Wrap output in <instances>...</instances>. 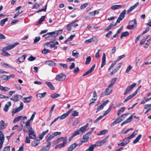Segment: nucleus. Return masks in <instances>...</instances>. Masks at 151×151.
<instances>
[{
    "label": "nucleus",
    "instance_id": "nucleus-1",
    "mask_svg": "<svg viewBox=\"0 0 151 151\" xmlns=\"http://www.w3.org/2000/svg\"><path fill=\"white\" fill-rule=\"evenodd\" d=\"M19 44V43L18 42H17L14 44L7 46L5 47H4L3 49V50L4 51L2 53L1 55L3 56H7L10 55V54L8 53L5 51L13 49L16 46L18 45Z\"/></svg>",
    "mask_w": 151,
    "mask_h": 151
},
{
    "label": "nucleus",
    "instance_id": "nucleus-2",
    "mask_svg": "<svg viewBox=\"0 0 151 151\" xmlns=\"http://www.w3.org/2000/svg\"><path fill=\"white\" fill-rule=\"evenodd\" d=\"M23 107V104L22 102H21L19 106L16 109H13L12 111V116H13L14 114L17 113L20 111L22 110Z\"/></svg>",
    "mask_w": 151,
    "mask_h": 151
},
{
    "label": "nucleus",
    "instance_id": "nucleus-3",
    "mask_svg": "<svg viewBox=\"0 0 151 151\" xmlns=\"http://www.w3.org/2000/svg\"><path fill=\"white\" fill-rule=\"evenodd\" d=\"M137 26V22L135 19L134 20L130 21L129 23V29H134Z\"/></svg>",
    "mask_w": 151,
    "mask_h": 151
},
{
    "label": "nucleus",
    "instance_id": "nucleus-4",
    "mask_svg": "<svg viewBox=\"0 0 151 151\" xmlns=\"http://www.w3.org/2000/svg\"><path fill=\"white\" fill-rule=\"evenodd\" d=\"M66 76L63 73H61L57 75L55 77V79L58 81H63L66 78Z\"/></svg>",
    "mask_w": 151,
    "mask_h": 151
},
{
    "label": "nucleus",
    "instance_id": "nucleus-5",
    "mask_svg": "<svg viewBox=\"0 0 151 151\" xmlns=\"http://www.w3.org/2000/svg\"><path fill=\"white\" fill-rule=\"evenodd\" d=\"M4 140V134L1 131H0V149L2 147Z\"/></svg>",
    "mask_w": 151,
    "mask_h": 151
},
{
    "label": "nucleus",
    "instance_id": "nucleus-6",
    "mask_svg": "<svg viewBox=\"0 0 151 151\" xmlns=\"http://www.w3.org/2000/svg\"><path fill=\"white\" fill-rule=\"evenodd\" d=\"M136 85V83H134L130 86H128L125 91L124 93V95L127 94L128 92L131 91L133 88L135 87Z\"/></svg>",
    "mask_w": 151,
    "mask_h": 151
},
{
    "label": "nucleus",
    "instance_id": "nucleus-7",
    "mask_svg": "<svg viewBox=\"0 0 151 151\" xmlns=\"http://www.w3.org/2000/svg\"><path fill=\"white\" fill-rule=\"evenodd\" d=\"M129 142V139L127 137H126L122 142L118 144V145L119 146H124L128 143Z\"/></svg>",
    "mask_w": 151,
    "mask_h": 151
},
{
    "label": "nucleus",
    "instance_id": "nucleus-8",
    "mask_svg": "<svg viewBox=\"0 0 151 151\" xmlns=\"http://www.w3.org/2000/svg\"><path fill=\"white\" fill-rule=\"evenodd\" d=\"M51 143V142L47 143V145L45 146H44L39 150V151H48L50 147Z\"/></svg>",
    "mask_w": 151,
    "mask_h": 151
},
{
    "label": "nucleus",
    "instance_id": "nucleus-9",
    "mask_svg": "<svg viewBox=\"0 0 151 151\" xmlns=\"http://www.w3.org/2000/svg\"><path fill=\"white\" fill-rule=\"evenodd\" d=\"M29 131V132L28 134L29 137L31 139H35L36 137L35 134L33 129L31 128Z\"/></svg>",
    "mask_w": 151,
    "mask_h": 151
},
{
    "label": "nucleus",
    "instance_id": "nucleus-10",
    "mask_svg": "<svg viewBox=\"0 0 151 151\" xmlns=\"http://www.w3.org/2000/svg\"><path fill=\"white\" fill-rule=\"evenodd\" d=\"M95 66V65L94 64L83 75V76H84L91 73L94 70Z\"/></svg>",
    "mask_w": 151,
    "mask_h": 151
},
{
    "label": "nucleus",
    "instance_id": "nucleus-11",
    "mask_svg": "<svg viewBox=\"0 0 151 151\" xmlns=\"http://www.w3.org/2000/svg\"><path fill=\"white\" fill-rule=\"evenodd\" d=\"M133 115H132L130 116L129 118H127L126 120L121 124V126H122L124 124L130 122L133 118Z\"/></svg>",
    "mask_w": 151,
    "mask_h": 151
},
{
    "label": "nucleus",
    "instance_id": "nucleus-12",
    "mask_svg": "<svg viewBox=\"0 0 151 151\" xmlns=\"http://www.w3.org/2000/svg\"><path fill=\"white\" fill-rule=\"evenodd\" d=\"M116 26V23L114 24L113 22L111 23L110 24L104 29L105 31H107L110 30L111 28Z\"/></svg>",
    "mask_w": 151,
    "mask_h": 151
},
{
    "label": "nucleus",
    "instance_id": "nucleus-13",
    "mask_svg": "<svg viewBox=\"0 0 151 151\" xmlns=\"http://www.w3.org/2000/svg\"><path fill=\"white\" fill-rule=\"evenodd\" d=\"M90 134H88V132L84 134L83 136V139L84 140H81V142L82 143H83L87 142L89 138V136Z\"/></svg>",
    "mask_w": 151,
    "mask_h": 151
},
{
    "label": "nucleus",
    "instance_id": "nucleus-14",
    "mask_svg": "<svg viewBox=\"0 0 151 151\" xmlns=\"http://www.w3.org/2000/svg\"><path fill=\"white\" fill-rule=\"evenodd\" d=\"M108 138V137H106L101 141L98 142H97V146H101L103 145L106 142Z\"/></svg>",
    "mask_w": 151,
    "mask_h": 151
},
{
    "label": "nucleus",
    "instance_id": "nucleus-15",
    "mask_svg": "<svg viewBox=\"0 0 151 151\" xmlns=\"http://www.w3.org/2000/svg\"><path fill=\"white\" fill-rule=\"evenodd\" d=\"M78 145L76 143H74L70 145L68 147L67 151H72L74 149L78 146Z\"/></svg>",
    "mask_w": 151,
    "mask_h": 151
},
{
    "label": "nucleus",
    "instance_id": "nucleus-16",
    "mask_svg": "<svg viewBox=\"0 0 151 151\" xmlns=\"http://www.w3.org/2000/svg\"><path fill=\"white\" fill-rule=\"evenodd\" d=\"M21 98L22 97V96L19 95H16L14 96H13L12 98L10 99V100L14 101V102H16L18 101L19 98V97Z\"/></svg>",
    "mask_w": 151,
    "mask_h": 151
},
{
    "label": "nucleus",
    "instance_id": "nucleus-17",
    "mask_svg": "<svg viewBox=\"0 0 151 151\" xmlns=\"http://www.w3.org/2000/svg\"><path fill=\"white\" fill-rule=\"evenodd\" d=\"M11 105V102L10 101L8 102V103L6 104H5L4 107V111L6 112L8 111L9 107H10Z\"/></svg>",
    "mask_w": 151,
    "mask_h": 151
},
{
    "label": "nucleus",
    "instance_id": "nucleus-18",
    "mask_svg": "<svg viewBox=\"0 0 151 151\" xmlns=\"http://www.w3.org/2000/svg\"><path fill=\"white\" fill-rule=\"evenodd\" d=\"M26 57V55H23L21 56L20 57H19L17 60L19 63L23 62L25 59Z\"/></svg>",
    "mask_w": 151,
    "mask_h": 151
},
{
    "label": "nucleus",
    "instance_id": "nucleus-19",
    "mask_svg": "<svg viewBox=\"0 0 151 151\" xmlns=\"http://www.w3.org/2000/svg\"><path fill=\"white\" fill-rule=\"evenodd\" d=\"M106 56L104 53H103L102 58V61L101 65V67L103 68L105 65L106 63Z\"/></svg>",
    "mask_w": 151,
    "mask_h": 151
},
{
    "label": "nucleus",
    "instance_id": "nucleus-20",
    "mask_svg": "<svg viewBox=\"0 0 151 151\" xmlns=\"http://www.w3.org/2000/svg\"><path fill=\"white\" fill-rule=\"evenodd\" d=\"M88 125V123L83 127L80 128L79 130L80 132H81L83 133L85 132V131L86 130Z\"/></svg>",
    "mask_w": 151,
    "mask_h": 151
},
{
    "label": "nucleus",
    "instance_id": "nucleus-21",
    "mask_svg": "<svg viewBox=\"0 0 151 151\" xmlns=\"http://www.w3.org/2000/svg\"><path fill=\"white\" fill-rule=\"evenodd\" d=\"M45 83L50 89L52 90L55 89V87L51 82L45 81Z\"/></svg>",
    "mask_w": 151,
    "mask_h": 151
},
{
    "label": "nucleus",
    "instance_id": "nucleus-22",
    "mask_svg": "<svg viewBox=\"0 0 151 151\" xmlns=\"http://www.w3.org/2000/svg\"><path fill=\"white\" fill-rule=\"evenodd\" d=\"M95 16L93 12H89L87 16H84V18L86 19H87L88 18H92Z\"/></svg>",
    "mask_w": 151,
    "mask_h": 151
},
{
    "label": "nucleus",
    "instance_id": "nucleus-23",
    "mask_svg": "<svg viewBox=\"0 0 151 151\" xmlns=\"http://www.w3.org/2000/svg\"><path fill=\"white\" fill-rule=\"evenodd\" d=\"M139 5V2H137L134 5L128 9L127 11V13L131 12L132 10L134 9Z\"/></svg>",
    "mask_w": 151,
    "mask_h": 151
},
{
    "label": "nucleus",
    "instance_id": "nucleus-24",
    "mask_svg": "<svg viewBox=\"0 0 151 151\" xmlns=\"http://www.w3.org/2000/svg\"><path fill=\"white\" fill-rule=\"evenodd\" d=\"M67 139V137H66L63 140V143H62L60 144L59 145L60 147H64L66 144Z\"/></svg>",
    "mask_w": 151,
    "mask_h": 151
},
{
    "label": "nucleus",
    "instance_id": "nucleus-25",
    "mask_svg": "<svg viewBox=\"0 0 151 151\" xmlns=\"http://www.w3.org/2000/svg\"><path fill=\"white\" fill-rule=\"evenodd\" d=\"M54 137L53 136L52 134L51 135L48 134L46 137V142L47 143L50 142V141Z\"/></svg>",
    "mask_w": 151,
    "mask_h": 151
},
{
    "label": "nucleus",
    "instance_id": "nucleus-26",
    "mask_svg": "<svg viewBox=\"0 0 151 151\" xmlns=\"http://www.w3.org/2000/svg\"><path fill=\"white\" fill-rule=\"evenodd\" d=\"M32 98V97L31 96L27 97H24L23 99V102L24 103H29L31 101Z\"/></svg>",
    "mask_w": 151,
    "mask_h": 151
},
{
    "label": "nucleus",
    "instance_id": "nucleus-27",
    "mask_svg": "<svg viewBox=\"0 0 151 151\" xmlns=\"http://www.w3.org/2000/svg\"><path fill=\"white\" fill-rule=\"evenodd\" d=\"M45 63L50 66H54L56 65V63L51 60L47 61Z\"/></svg>",
    "mask_w": 151,
    "mask_h": 151
},
{
    "label": "nucleus",
    "instance_id": "nucleus-28",
    "mask_svg": "<svg viewBox=\"0 0 151 151\" xmlns=\"http://www.w3.org/2000/svg\"><path fill=\"white\" fill-rule=\"evenodd\" d=\"M121 67V65H119L116 67L110 73L111 75H112L114 73H115L119 70V68Z\"/></svg>",
    "mask_w": 151,
    "mask_h": 151
},
{
    "label": "nucleus",
    "instance_id": "nucleus-29",
    "mask_svg": "<svg viewBox=\"0 0 151 151\" xmlns=\"http://www.w3.org/2000/svg\"><path fill=\"white\" fill-rule=\"evenodd\" d=\"M49 132V130L48 129L46 131L43 132L42 134L40 135L39 137V138L41 140L43 137H44V135L48 133Z\"/></svg>",
    "mask_w": 151,
    "mask_h": 151
},
{
    "label": "nucleus",
    "instance_id": "nucleus-30",
    "mask_svg": "<svg viewBox=\"0 0 151 151\" xmlns=\"http://www.w3.org/2000/svg\"><path fill=\"white\" fill-rule=\"evenodd\" d=\"M0 78L1 79L6 81H8L9 79V77L8 76L5 75H3L0 76Z\"/></svg>",
    "mask_w": 151,
    "mask_h": 151
},
{
    "label": "nucleus",
    "instance_id": "nucleus-31",
    "mask_svg": "<svg viewBox=\"0 0 151 151\" xmlns=\"http://www.w3.org/2000/svg\"><path fill=\"white\" fill-rule=\"evenodd\" d=\"M135 95L133 93L132 94L129 95L127 96L126 99L124 101V102L125 103L130 100L131 99L133 98Z\"/></svg>",
    "mask_w": 151,
    "mask_h": 151
},
{
    "label": "nucleus",
    "instance_id": "nucleus-32",
    "mask_svg": "<svg viewBox=\"0 0 151 151\" xmlns=\"http://www.w3.org/2000/svg\"><path fill=\"white\" fill-rule=\"evenodd\" d=\"M142 137V135L141 134L139 135L136 138V139L133 141V143L135 144Z\"/></svg>",
    "mask_w": 151,
    "mask_h": 151
},
{
    "label": "nucleus",
    "instance_id": "nucleus-33",
    "mask_svg": "<svg viewBox=\"0 0 151 151\" xmlns=\"http://www.w3.org/2000/svg\"><path fill=\"white\" fill-rule=\"evenodd\" d=\"M45 16H42L39 19V21L37 22L36 23V25H38L39 24H41L45 19Z\"/></svg>",
    "mask_w": 151,
    "mask_h": 151
},
{
    "label": "nucleus",
    "instance_id": "nucleus-34",
    "mask_svg": "<svg viewBox=\"0 0 151 151\" xmlns=\"http://www.w3.org/2000/svg\"><path fill=\"white\" fill-rule=\"evenodd\" d=\"M108 132V130L106 129H104L101 131L99 133H97V135H104L106 133Z\"/></svg>",
    "mask_w": 151,
    "mask_h": 151
},
{
    "label": "nucleus",
    "instance_id": "nucleus-35",
    "mask_svg": "<svg viewBox=\"0 0 151 151\" xmlns=\"http://www.w3.org/2000/svg\"><path fill=\"white\" fill-rule=\"evenodd\" d=\"M129 35V33L128 32H125L122 33L120 36V38L122 39L123 37L128 36Z\"/></svg>",
    "mask_w": 151,
    "mask_h": 151
},
{
    "label": "nucleus",
    "instance_id": "nucleus-36",
    "mask_svg": "<svg viewBox=\"0 0 151 151\" xmlns=\"http://www.w3.org/2000/svg\"><path fill=\"white\" fill-rule=\"evenodd\" d=\"M46 94V92H44L43 93H38L36 94V96L39 97L40 98L44 97Z\"/></svg>",
    "mask_w": 151,
    "mask_h": 151
},
{
    "label": "nucleus",
    "instance_id": "nucleus-37",
    "mask_svg": "<svg viewBox=\"0 0 151 151\" xmlns=\"http://www.w3.org/2000/svg\"><path fill=\"white\" fill-rule=\"evenodd\" d=\"M79 53L76 50H73L72 52V55L75 57H78V56Z\"/></svg>",
    "mask_w": 151,
    "mask_h": 151
},
{
    "label": "nucleus",
    "instance_id": "nucleus-38",
    "mask_svg": "<svg viewBox=\"0 0 151 151\" xmlns=\"http://www.w3.org/2000/svg\"><path fill=\"white\" fill-rule=\"evenodd\" d=\"M0 130L3 129L5 128L4 122L3 120H1L0 122Z\"/></svg>",
    "mask_w": 151,
    "mask_h": 151
},
{
    "label": "nucleus",
    "instance_id": "nucleus-39",
    "mask_svg": "<svg viewBox=\"0 0 151 151\" xmlns=\"http://www.w3.org/2000/svg\"><path fill=\"white\" fill-rule=\"evenodd\" d=\"M39 142V140L38 139H36L34 140V141L32 143V145L33 146H36L38 145Z\"/></svg>",
    "mask_w": 151,
    "mask_h": 151
},
{
    "label": "nucleus",
    "instance_id": "nucleus-40",
    "mask_svg": "<svg viewBox=\"0 0 151 151\" xmlns=\"http://www.w3.org/2000/svg\"><path fill=\"white\" fill-rule=\"evenodd\" d=\"M23 117L22 116H18L15 117L13 120V123H16V122L19 121L21 119V118Z\"/></svg>",
    "mask_w": 151,
    "mask_h": 151
},
{
    "label": "nucleus",
    "instance_id": "nucleus-41",
    "mask_svg": "<svg viewBox=\"0 0 151 151\" xmlns=\"http://www.w3.org/2000/svg\"><path fill=\"white\" fill-rule=\"evenodd\" d=\"M68 116V114L65 113L62 115L60 116H58V117H59V119L60 118V119H63L66 118Z\"/></svg>",
    "mask_w": 151,
    "mask_h": 151
},
{
    "label": "nucleus",
    "instance_id": "nucleus-42",
    "mask_svg": "<svg viewBox=\"0 0 151 151\" xmlns=\"http://www.w3.org/2000/svg\"><path fill=\"white\" fill-rule=\"evenodd\" d=\"M126 11L125 10H124L122 12H121L119 16V17L122 19H123L124 18L125 14Z\"/></svg>",
    "mask_w": 151,
    "mask_h": 151
},
{
    "label": "nucleus",
    "instance_id": "nucleus-43",
    "mask_svg": "<svg viewBox=\"0 0 151 151\" xmlns=\"http://www.w3.org/2000/svg\"><path fill=\"white\" fill-rule=\"evenodd\" d=\"M8 20V18H6L5 19H4L2 20L0 22V25L1 26H3L5 24V22L7 21Z\"/></svg>",
    "mask_w": 151,
    "mask_h": 151
},
{
    "label": "nucleus",
    "instance_id": "nucleus-44",
    "mask_svg": "<svg viewBox=\"0 0 151 151\" xmlns=\"http://www.w3.org/2000/svg\"><path fill=\"white\" fill-rule=\"evenodd\" d=\"M48 35H50L51 37H56V32H52L47 33Z\"/></svg>",
    "mask_w": 151,
    "mask_h": 151
},
{
    "label": "nucleus",
    "instance_id": "nucleus-45",
    "mask_svg": "<svg viewBox=\"0 0 151 151\" xmlns=\"http://www.w3.org/2000/svg\"><path fill=\"white\" fill-rule=\"evenodd\" d=\"M91 60V58L90 56L88 57L86 59L85 62V64L86 65L88 64L90 62Z\"/></svg>",
    "mask_w": 151,
    "mask_h": 151
},
{
    "label": "nucleus",
    "instance_id": "nucleus-46",
    "mask_svg": "<svg viewBox=\"0 0 151 151\" xmlns=\"http://www.w3.org/2000/svg\"><path fill=\"white\" fill-rule=\"evenodd\" d=\"M1 64L2 66L4 68H12L11 66H10L9 65L6 63H2Z\"/></svg>",
    "mask_w": 151,
    "mask_h": 151
},
{
    "label": "nucleus",
    "instance_id": "nucleus-47",
    "mask_svg": "<svg viewBox=\"0 0 151 151\" xmlns=\"http://www.w3.org/2000/svg\"><path fill=\"white\" fill-rule=\"evenodd\" d=\"M63 138H64V137H60L59 138H58L57 139H55L54 140V141L53 142V144L54 145L57 144L59 143L58 141V140H60V139H63Z\"/></svg>",
    "mask_w": 151,
    "mask_h": 151
},
{
    "label": "nucleus",
    "instance_id": "nucleus-48",
    "mask_svg": "<svg viewBox=\"0 0 151 151\" xmlns=\"http://www.w3.org/2000/svg\"><path fill=\"white\" fill-rule=\"evenodd\" d=\"M121 6L120 5H114L111 6V8L113 9H118L119 7Z\"/></svg>",
    "mask_w": 151,
    "mask_h": 151
},
{
    "label": "nucleus",
    "instance_id": "nucleus-49",
    "mask_svg": "<svg viewBox=\"0 0 151 151\" xmlns=\"http://www.w3.org/2000/svg\"><path fill=\"white\" fill-rule=\"evenodd\" d=\"M60 96V95L58 93H53L50 95V97L52 98H57Z\"/></svg>",
    "mask_w": 151,
    "mask_h": 151
},
{
    "label": "nucleus",
    "instance_id": "nucleus-50",
    "mask_svg": "<svg viewBox=\"0 0 151 151\" xmlns=\"http://www.w3.org/2000/svg\"><path fill=\"white\" fill-rule=\"evenodd\" d=\"M94 41V40H93V38L91 37L89 39L86 40L84 42V43H91L92 41Z\"/></svg>",
    "mask_w": 151,
    "mask_h": 151
},
{
    "label": "nucleus",
    "instance_id": "nucleus-51",
    "mask_svg": "<svg viewBox=\"0 0 151 151\" xmlns=\"http://www.w3.org/2000/svg\"><path fill=\"white\" fill-rule=\"evenodd\" d=\"M112 108V106H110V107L109 108L108 110H107L105 113H104L103 114V116H105L108 113H109L111 109Z\"/></svg>",
    "mask_w": 151,
    "mask_h": 151
},
{
    "label": "nucleus",
    "instance_id": "nucleus-52",
    "mask_svg": "<svg viewBox=\"0 0 151 151\" xmlns=\"http://www.w3.org/2000/svg\"><path fill=\"white\" fill-rule=\"evenodd\" d=\"M125 57V55H123L121 56H120L118 57L117 59L115 60L116 62H118V61L120 60L121 59Z\"/></svg>",
    "mask_w": 151,
    "mask_h": 151
},
{
    "label": "nucleus",
    "instance_id": "nucleus-53",
    "mask_svg": "<svg viewBox=\"0 0 151 151\" xmlns=\"http://www.w3.org/2000/svg\"><path fill=\"white\" fill-rule=\"evenodd\" d=\"M72 27L70 24H67L66 27L67 30L68 32H70L71 30V27Z\"/></svg>",
    "mask_w": 151,
    "mask_h": 151
},
{
    "label": "nucleus",
    "instance_id": "nucleus-54",
    "mask_svg": "<svg viewBox=\"0 0 151 151\" xmlns=\"http://www.w3.org/2000/svg\"><path fill=\"white\" fill-rule=\"evenodd\" d=\"M148 35H147L146 37H144L141 40L140 44V45H142L143 44L144 42H145L148 36Z\"/></svg>",
    "mask_w": 151,
    "mask_h": 151
},
{
    "label": "nucleus",
    "instance_id": "nucleus-55",
    "mask_svg": "<svg viewBox=\"0 0 151 151\" xmlns=\"http://www.w3.org/2000/svg\"><path fill=\"white\" fill-rule=\"evenodd\" d=\"M78 112L76 110L74 111H73V113L72 114V115L73 117L78 116Z\"/></svg>",
    "mask_w": 151,
    "mask_h": 151
},
{
    "label": "nucleus",
    "instance_id": "nucleus-56",
    "mask_svg": "<svg viewBox=\"0 0 151 151\" xmlns=\"http://www.w3.org/2000/svg\"><path fill=\"white\" fill-rule=\"evenodd\" d=\"M47 7V5L46 4L44 6V8L42 9H41L38 10L37 11V12L38 13V12H42V11H44V12H45L46 11V10Z\"/></svg>",
    "mask_w": 151,
    "mask_h": 151
},
{
    "label": "nucleus",
    "instance_id": "nucleus-57",
    "mask_svg": "<svg viewBox=\"0 0 151 151\" xmlns=\"http://www.w3.org/2000/svg\"><path fill=\"white\" fill-rule=\"evenodd\" d=\"M88 5V3H86L83 4H82L80 6V9H83L86 8Z\"/></svg>",
    "mask_w": 151,
    "mask_h": 151
},
{
    "label": "nucleus",
    "instance_id": "nucleus-58",
    "mask_svg": "<svg viewBox=\"0 0 151 151\" xmlns=\"http://www.w3.org/2000/svg\"><path fill=\"white\" fill-rule=\"evenodd\" d=\"M42 53L46 54L50 52L49 50L47 49H44L42 52Z\"/></svg>",
    "mask_w": 151,
    "mask_h": 151
},
{
    "label": "nucleus",
    "instance_id": "nucleus-59",
    "mask_svg": "<svg viewBox=\"0 0 151 151\" xmlns=\"http://www.w3.org/2000/svg\"><path fill=\"white\" fill-rule=\"evenodd\" d=\"M29 122H30V120H28L27 121V122H26V127H27L28 129H29V128H31L30 127Z\"/></svg>",
    "mask_w": 151,
    "mask_h": 151
},
{
    "label": "nucleus",
    "instance_id": "nucleus-60",
    "mask_svg": "<svg viewBox=\"0 0 151 151\" xmlns=\"http://www.w3.org/2000/svg\"><path fill=\"white\" fill-rule=\"evenodd\" d=\"M40 37L38 36L36 37L34 40L33 43H35L37 42H38L40 40Z\"/></svg>",
    "mask_w": 151,
    "mask_h": 151
},
{
    "label": "nucleus",
    "instance_id": "nucleus-61",
    "mask_svg": "<svg viewBox=\"0 0 151 151\" xmlns=\"http://www.w3.org/2000/svg\"><path fill=\"white\" fill-rule=\"evenodd\" d=\"M128 114H129V113H127V114H124L120 116L121 118H122V121L124 120L125 118H126V116L128 115Z\"/></svg>",
    "mask_w": 151,
    "mask_h": 151
},
{
    "label": "nucleus",
    "instance_id": "nucleus-62",
    "mask_svg": "<svg viewBox=\"0 0 151 151\" xmlns=\"http://www.w3.org/2000/svg\"><path fill=\"white\" fill-rule=\"evenodd\" d=\"M104 117V116L101 115L96 120L94 121V123H96L98 121L100 120L101 119H102Z\"/></svg>",
    "mask_w": 151,
    "mask_h": 151
},
{
    "label": "nucleus",
    "instance_id": "nucleus-63",
    "mask_svg": "<svg viewBox=\"0 0 151 151\" xmlns=\"http://www.w3.org/2000/svg\"><path fill=\"white\" fill-rule=\"evenodd\" d=\"M80 132L79 130H77L75 131L74 133L72 134L74 137L76 136L79 134H80Z\"/></svg>",
    "mask_w": 151,
    "mask_h": 151
},
{
    "label": "nucleus",
    "instance_id": "nucleus-64",
    "mask_svg": "<svg viewBox=\"0 0 151 151\" xmlns=\"http://www.w3.org/2000/svg\"><path fill=\"white\" fill-rule=\"evenodd\" d=\"M23 12L22 11L21 12H19L18 11L14 15V18H17L18 15L21 14Z\"/></svg>",
    "mask_w": 151,
    "mask_h": 151
}]
</instances>
